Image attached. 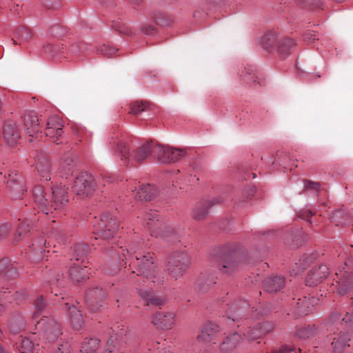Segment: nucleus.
Here are the masks:
<instances>
[{"label":"nucleus","instance_id":"obj_1","mask_svg":"<svg viewBox=\"0 0 353 353\" xmlns=\"http://www.w3.org/2000/svg\"><path fill=\"white\" fill-rule=\"evenodd\" d=\"M67 189L65 186L57 185L52 188V200L51 201V208L47 206V199L44 193L43 188L41 185H37L32 190V195L34 202L41 208L42 212L46 214L52 212L51 208L54 210L61 209L68 201Z\"/></svg>","mask_w":353,"mask_h":353},{"label":"nucleus","instance_id":"obj_2","mask_svg":"<svg viewBox=\"0 0 353 353\" xmlns=\"http://www.w3.org/2000/svg\"><path fill=\"white\" fill-rule=\"evenodd\" d=\"M130 256L132 261L129 265L131 266L133 263V265L138 266L137 276L143 275L148 280H151V282L157 285L163 282V278L159 276V271L150 253L134 252L131 253Z\"/></svg>","mask_w":353,"mask_h":353},{"label":"nucleus","instance_id":"obj_3","mask_svg":"<svg viewBox=\"0 0 353 353\" xmlns=\"http://www.w3.org/2000/svg\"><path fill=\"white\" fill-rule=\"evenodd\" d=\"M228 319L232 322H236L237 326L242 325H248L250 323V319H254V310L249 307V304L243 300H239L228 305Z\"/></svg>","mask_w":353,"mask_h":353},{"label":"nucleus","instance_id":"obj_4","mask_svg":"<svg viewBox=\"0 0 353 353\" xmlns=\"http://www.w3.org/2000/svg\"><path fill=\"white\" fill-rule=\"evenodd\" d=\"M112 222V218L110 213L103 214L99 221H96L94 224V233L96 239L109 240L115 233V223Z\"/></svg>","mask_w":353,"mask_h":353},{"label":"nucleus","instance_id":"obj_5","mask_svg":"<svg viewBox=\"0 0 353 353\" xmlns=\"http://www.w3.org/2000/svg\"><path fill=\"white\" fill-rule=\"evenodd\" d=\"M96 188V182L92 175L81 174L74 180L72 191L80 198L92 195Z\"/></svg>","mask_w":353,"mask_h":353},{"label":"nucleus","instance_id":"obj_6","mask_svg":"<svg viewBox=\"0 0 353 353\" xmlns=\"http://www.w3.org/2000/svg\"><path fill=\"white\" fill-rule=\"evenodd\" d=\"M188 266V256L186 254L181 252L174 254L169 258L166 268L169 274L177 279L185 272Z\"/></svg>","mask_w":353,"mask_h":353},{"label":"nucleus","instance_id":"obj_7","mask_svg":"<svg viewBox=\"0 0 353 353\" xmlns=\"http://www.w3.org/2000/svg\"><path fill=\"white\" fill-rule=\"evenodd\" d=\"M6 183L10 196L12 199H20L26 190L24 179L17 170L10 171Z\"/></svg>","mask_w":353,"mask_h":353},{"label":"nucleus","instance_id":"obj_8","mask_svg":"<svg viewBox=\"0 0 353 353\" xmlns=\"http://www.w3.org/2000/svg\"><path fill=\"white\" fill-rule=\"evenodd\" d=\"M151 322L158 328L170 330L176 322V313L173 311H159L150 316Z\"/></svg>","mask_w":353,"mask_h":353},{"label":"nucleus","instance_id":"obj_9","mask_svg":"<svg viewBox=\"0 0 353 353\" xmlns=\"http://www.w3.org/2000/svg\"><path fill=\"white\" fill-rule=\"evenodd\" d=\"M37 323L41 325V326H46L43 336V339L48 342L55 341L61 334L59 324L53 319H41L37 321Z\"/></svg>","mask_w":353,"mask_h":353},{"label":"nucleus","instance_id":"obj_10","mask_svg":"<svg viewBox=\"0 0 353 353\" xmlns=\"http://www.w3.org/2000/svg\"><path fill=\"white\" fill-rule=\"evenodd\" d=\"M158 218L159 214L157 212L150 210L144 215L143 221L145 222L148 229L152 230L153 234L155 236H162L165 237V233L166 231H164L165 226L159 221Z\"/></svg>","mask_w":353,"mask_h":353},{"label":"nucleus","instance_id":"obj_11","mask_svg":"<svg viewBox=\"0 0 353 353\" xmlns=\"http://www.w3.org/2000/svg\"><path fill=\"white\" fill-rule=\"evenodd\" d=\"M336 276L337 279L336 289L339 294H345L353 290L352 273L340 270L339 272L336 273Z\"/></svg>","mask_w":353,"mask_h":353},{"label":"nucleus","instance_id":"obj_12","mask_svg":"<svg viewBox=\"0 0 353 353\" xmlns=\"http://www.w3.org/2000/svg\"><path fill=\"white\" fill-rule=\"evenodd\" d=\"M159 160L162 163H172L179 161L185 156V151L170 146L159 148Z\"/></svg>","mask_w":353,"mask_h":353},{"label":"nucleus","instance_id":"obj_13","mask_svg":"<svg viewBox=\"0 0 353 353\" xmlns=\"http://www.w3.org/2000/svg\"><path fill=\"white\" fill-rule=\"evenodd\" d=\"M239 263V256L234 253L230 252L219 257L218 267L223 273L229 274L236 269Z\"/></svg>","mask_w":353,"mask_h":353},{"label":"nucleus","instance_id":"obj_14","mask_svg":"<svg viewBox=\"0 0 353 353\" xmlns=\"http://www.w3.org/2000/svg\"><path fill=\"white\" fill-rule=\"evenodd\" d=\"M62 128L63 124L60 118L57 116H52L50 117L47 123V128L45 131L46 135L52 139L54 142H57L59 137L63 133Z\"/></svg>","mask_w":353,"mask_h":353},{"label":"nucleus","instance_id":"obj_15","mask_svg":"<svg viewBox=\"0 0 353 353\" xmlns=\"http://www.w3.org/2000/svg\"><path fill=\"white\" fill-rule=\"evenodd\" d=\"M61 306H64L65 309L68 310V315L70 323L75 330H79L83 324V318L80 311L74 305H70L68 302L62 301L59 303Z\"/></svg>","mask_w":353,"mask_h":353},{"label":"nucleus","instance_id":"obj_16","mask_svg":"<svg viewBox=\"0 0 353 353\" xmlns=\"http://www.w3.org/2000/svg\"><path fill=\"white\" fill-rule=\"evenodd\" d=\"M35 168L41 179L50 180L51 162L47 157H38L35 159Z\"/></svg>","mask_w":353,"mask_h":353},{"label":"nucleus","instance_id":"obj_17","mask_svg":"<svg viewBox=\"0 0 353 353\" xmlns=\"http://www.w3.org/2000/svg\"><path fill=\"white\" fill-rule=\"evenodd\" d=\"M328 268L326 265H320L318 268L312 270L307 275L305 282L307 285H316L327 276Z\"/></svg>","mask_w":353,"mask_h":353},{"label":"nucleus","instance_id":"obj_18","mask_svg":"<svg viewBox=\"0 0 353 353\" xmlns=\"http://www.w3.org/2000/svg\"><path fill=\"white\" fill-rule=\"evenodd\" d=\"M3 134L5 142L10 145H15L20 137L17 125L12 121L5 123Z\"/></svg>","mask_w":353,"mask_h":353},{"label":"nucleus","instance_id":"obj_19","mask_svg":"<svg viewBox=\"0 0 353 353\" xmlns=\"http://www.w3.org/2000/svg\"><path fill=\"white\" fill-rule=\"evenodd\" d=\"M76 159L75 154L70 152L65 153L61 157L60 169L65 176L73 173Z\"/></svg>","mask_w":353,"mask_h":353},{"label":"nucleus","instance_id":"obj_20","mask_svg":"<svg viewBox=\"0 0 353 353\" xmlns=\"http://www.w3.org/2000/svg\"><path fill=\"white\" fill-rule=\"evenodd\" d=\"M350 340V334L348 332H339L333 338L332 345L335 353H341L347 346Z\"/></svg>","mask_w":353,"mask_h":353},{"label":"nucleus","instance_id":"obj_21","mask_svg":"<svg viewBox=\"0 0 353 353\" xmlns=\"http://www.w3.org/2000/svg\"><path fill=\"white\" fill-rule=\"evenodd\" d=\"M243 339L237 332L233 333L232 335L225 338L220 345L221 351L223 353H230L235 350L241 343Z\"/></svg>","mask_w":353,"mask_h":353},{"label":"nucleus","instance_id":"obj_22","mask_svg":"<svg viewBox=\"0 0 353 353\" xmlns=\"http://www.w3.org/2000/svg\"><path fill=\"white\" fill-rule=\"evenodd\" d=\"M159 192L158 189L150 184L143 185L134 193V198L138 201H148L153 199Z\"/></svg>","mask_w":353,"mask_h":353},{"label":"nucleus","instance_id":"obj_23","mask_svg":"<svg viewBox=\"0 0 353 353\" xmlns=\"http://www.w3.org/2000/svg\"><path fill=\"white\" fill-rule=\"evenodd\" d=\"M68 275L70 279L73 282H81L88 278V272L85 266L83 268L80 266L79 263H74L73 265L70 266L68 270Z\"/></svg>","mask_w":353,"mask_h":353},{"label":"nucleus","instance_id":"obj_24","mask_svg":"<svg viewBox=\"0 0 353 353\" xmlns=\"http://www.w3.org/2000/svg\"><path fill=\"white\" fill-rule=\"evenodd\" d=\"M268 324L262 323L257 324L254 327H248V330L246 334H244L245 337L249 341H255L261 338L264 334L268 332L270 329L268 328Z\"/></svg>","mask_w":353,"mask_h":353},{"label":"nucleus","instance_id":"obj_25","mask_svg":"<svg viewBox=\"0 0 353 353\" xmlns=\"http://www.w3.org/2000/svg\"><path fill=\"white\" fill-rule=\"evenodd\" d=\"M285 285L284 279L281 276L267 278L263 282L264 289L269 292L280 290Z\"/></svg>","mask_w":353,"mask_h":353},{"label":"nucleus","instance_id":"obj_26","mask_svg":"<svg viewBox=\"0 0 353 353\" xmlns=\"http://www.w3.org/2000/svg\"><path fill=\"white\" fill-rule=\"evenodd\" d=\"M219 202V199H212L210 201H208L202 205H199L196 206L192 212L193 218L197 220H201L204 219L207 216L210 208L213 205L218 203Z\"/></svg>","mask_w":353,"mask_h":353},{"label":"nucleus","instance_id":"obj_27","mask_svg":"<svg viewBox=\"0 0 353 353\" xmlns=\"http://www.w3.org/2000/svg\"><path fill=\"white\" fill-rule=\"evenodd\" d=\"M24 125L30 137H33L39 131V119L34 114H28L24 117Z\"/></svg>","mask_w":353,"mask_h":353},{"label":"nucleus","instance_id":"obj_28","mask_svg":"<svg viewBox=\"0 0 353 353\" xmlns=\"http://www.w3.org/2000/svg\"><path fill=\"white\" fill-rule=\"evenodd\" d=\"M139 294L143 299H144L148 305H162L165 303L166 301L165 297L159 296L154 294V293H152L147 290H141L139 291Z\"/></svg>","mask_w":353,"mask_h":353},{"label":"nucleus","instance_id":"obj_29","mask_svg":"<svg viewBox=\"0 0 353 353\" xmlns=\"http://www.w3.org/2000/svg\"><path fill=\"white\" fill-rule=\"evenodd\" d=\"M46 241L43 237H39L38 240L32 243L31 250L34 254V259H43L42 254L46 252Z\"/></svg>","mask_w":353,"mask_h":353},{"label":"nucleus","instance_id":"obj_30","mask_svg":"<svg viewBox=\"0 0 353 353\" xmlns=\"http://www.w3.org/2000/svg\"><path fill=\"white\" fill-rule=\"evenodd\" d=\"M99 347V341L96 338L85 339L81 347V353H94Z\"/></svg>","mask_w":353,"mask_h":353},{"label":"nucleus","instance_id":"obj_31","mask_svg":"<svg viewBox=\"0 0 353 353\" xmlns=\"http://www.w3.org/2000/svg\"><path fill=\"white\" fill-rule=\"evenodd\" d=\"M217 332H219V326L215 323H209L203 326L199 338L203 341H208L211 336H213Z\"/></svg>","mask_w":353,"mask_h":353},{"label":"nucleus","instance_id":"obj_32","mask_svg":"<svg viewBox=\"0 0 353 353\" xmlns=\"http://www.w3.org/2000/svg\"><path fill=\"white\" fill-rule=\"evenodd\" d=\"M150 154L151 144L149 143H146L137 149L134 159L137 161L141 162L148 157H149Z\"/></svg>","mask_w":353,"mask_h":353},{"label":"nucleus","instance_id":"obj_33","mask_svg":"<svg viewBox=\"0 0 353 353\" xmlns=\"http://www.w3.org/2000/svg\"><path fill=\"white\" fill-rule=\"evenodd\" d=\"M73 254L77 261H83V258L88 252V248L86 244H77L74 246Z\"/></svg>","mask_w":353,"mask_h":353},{"label":"nucleus","instance_id":"obj_34","mask_svg":"<svg viewBox=\"0 0 353 353\" xmlns=\"http://www.w3.org/2000/svg\"><path fill=\"white\" fill-rule=\"evenodd\" d=\"M18 348L21 353H34V344L31 339L26 337L21 339Z\"/></svg>","mask_w":353,"mask_h":353},{"label":"nucleus","instance_id":"obj_35","mask_svg":"<svg viewBox=\"0 0 353 353\" xmlns=\"http://www.w3.org/2000/svg\"><path fill=\"white\" fill-rule=\"evenodd\" d=\"M315 302L316 299L314 297L310 299L305 296L303 300L299 299V301L297 303L298 308L302 314H307L311 311L309 305Z\"/></svg>","mask_w":353,"mask_h":353},{"label":"nucleus","instance_id":"obj_36","mask_svg":"<svg viewBox=\"0 0 353 353\" xmlns=\"http://www.w3.org/2000/svg\"><path fill=\"white\" fill-rule=\"evenodd\" d=\"M314 334V330L310 327H299L294 333V336L300 339H307Z\"/></svg>","mask_w":353,"mask_h":353},{"label":"nucleus","instance_id":"obj_37","mask_svg":"<svg viewBox=\"0 0 353 353\" xmlns=\"http://www.w3.org/2000/svg\"><path fill=\"white\" fill-rule=\"evenodd\" d=\"M255 70L252 65H248L240 72V76L244 78L248 82H256Z\"/></svg>","mask_w":353,"mask_h":353},{"label":"nucleus","instance_id":"obj_38","mask_svg":"<svg viewBox=\"0 0 353 353\" xmlns=\"http://www.w3.org/2000/svg\"><path fill=\"white\" fill-rule=\"evenodd\" d=\"M114 154L119 156L123 161L124 159H129L130 157V150L125 145L121 143H118L116 148L114 150Z\"/></svg>","mask_w":353,"mask_h":353},{"label":"nucleus","instance_id":"obj_39","mask_svg":"<svg viewBox=\"0 0 353 353\" xmlns=\"http://www.w3.org/2000/svg\"><path fill=\"white\" fill-rule=\"evenodd\" d=\"M45 303L42 296L38 297L34 304V312L32 319L36 320L37 317L42 315L44 311Z\"/></svg>","mask_w":353,"mask_h":353},{"label":"nucleus","instance_id":"obj_40","mask_svg":"<svg viewBox=\"0 0 353 353\" xmlns=\"http://www.w3.org/2000/svg\"><path fill=\"white\" fill-rule=\"evenodd\" d=\"M215 283L214 280L206 279L205 275L201 276L196 283V287L198 290L204 292L207 290L210 285Z\"/></svg>","mask_w":353,"mask_h":353},{"label":"nucleus","instance_id":"obj_41","mask_svg":"<svg viewBox=\"0 0 353 353\" xmlns=\"http://www.w3.org/2000/svg\"><path fill=\"white\" fill-rule=\"evenodd\" d=\"M30 231V225L27 221H21L19 219V224L17 227V236L14 238L15 241H19V237L25 236Z\"/></svg>","mask_w":353,"mask_h":353},{"label":"nucleus","instance_id":"obj_42","mask_svg":"<svg viewBox=\"0 0 353 353\" xmlns=\"http://www.w3.org/2000/svg\"><path fill=\"white\" fill-rule=\"evenodd\" d=\"M295 45V41L289 38H285L279 43V52L283 54H288V50Z\"/></svg>","mask_w":353,"mask_h":353},{"label":"nucleus","instance_id":"obj_43","mask_svg":"<svg viewBox=\"0 0 353 353\" xmlns=\"http://www.w3.org/2000/svg\"><path fill=\"white\" fill-rule=\"evenodd\" d=\"M32 36L31 30L26 27H19L16 30V37L21 41H28Z\"/></svg>","mask_w":353,"mask_h":353},{"label":"nucleus","instance_id":"obj_44","mask_svg":"<svg viewBox=\"0 0 353 353\" xmlns=\"http://www.w3.org/2000/svg\"><path fill=\"white\" fill-rule=\"evenodd\" d=\"M23 321L20 318L12 319L8 323L10 331L13 334L19 332L23 327Z\"/></svg>","mask_w":353,"mask_h":353},{"label":"nucleus","instance_id":"obj_45","mask_svg":"<svg viewBox=\"0 0 353 353\" xmlns=\"http://www.w3.org/2000/svg\"><path fill=\"white\" fill-rule=\"evenodd\" d=\"M276 37L272 32L265 34L262 38V44L266 50L272 48L276 43Z\"/></svg>","mask_w":353,"mask_h":353},{"label":"nucleus","instance_id":"obj_46","mask_svg":"<svg viewBox=\"0 0 353 353\" xmlns=\"http://www.w3.org/2000/svg\"><path fill=\"white\" fill-rule=\"evenodd\" d=\"M148 107V103L147 102L135 101L132 104L130 112L134 114H138L146 110Z\"/></svg>","mask_w":353,"mask_h":353},{"label":"nucleus","instance_id":"obj_47","mask_svg":"<svg viewBox=\"0 0 353 353\" xmlns=\"http://www.w3.org/2000/svg\"><path fill=\"white\" fill-rule=\"evenodd\" d=\"M115 30L123 34H131L132 31L130 27V26L125 23L118 22L114 25Z\"/></svg>","mask_w":353,"mask_h":353},{"label":"nucleus","instance_id":"obj_48","mask_svg":"<svg viewBox=\"0 0 353 353\" xmlns=\"http://www.w3.org/2000/svg\"><path fill=\"white\" fill-rule=\"evenodd\" d=\"M303 186L307 190H314L316 192L320 190V184L312 181L303 180Z\"/></svg>","mask_w":353,"mask_h":353},{"label":"nucleus","instance_id":"obj_49","mask_svg":"<svg viewBox=\"0 0 353 353\" xmlns=\"http://www.w3.org/2000/svg\"><path fill=\"white\" fill-rule=\"evenodd\" d=\"M101 53L108 57L112 56L117 51V49L108 46H103L101 49Z\"/></svg>","mask_w":353,"mask_h":353},{"label":"nucleus","instance_id":"obj_50","mask_svg":"<svg viewBox=\"0 0 353 353\" xmlns=\"http://www.w3.org/2000/svg\"><path fill=\"white\" fill-rule=\"evenodd\" d=\"M343 321L347 325H353V309L346 312L345 316L343 318Z\"/></svg>","mask_w":353,"mask_h":353},{"label":"nucleus","instance_id":"obj_51","mask_svg":"<svg viewBox=\"0 0 353 353\" xmlns=\"http://www.w3.org/2000/svg\"><path fill=\"white\" fill-rule=\"evenodd\" d=\"M70 345L67 342L61 344L60 346L58 347L57 350L55 352V353H70Z\"/></svg>","mask_w":353,"mask_h":353},{"label":"nucleus","instance_id":"obj_52","mask_svg":"<svg viewBox=\"0 0 353 353\" xmlns=\"http://www.w3.org/2000/svg\"><path fill=\"white\" fill-rule=\"evenodd\" d=\"M304 39L309 42H313L316 39V34L312 31H308L303 35Z\"/></svg>","mask_w":353,"mask_h":353},{"label":"nucleus","instance_id":"obj_53","mask_svg":"<svg viewBox=\"0 0 353 353\" xmlns=\"http://www.w3.org/2000/svg\"><path fill=\"white\" fill-rule=\"evenodd\" d=\"M143 32L147 35H151L154 32V28L153 26H145L142 29Z\"/></svg>","mask_w":353,"mask_h":353},{"label":"nucleus","instance_id":"obj_54","mask_svg":"<svg viewBox=\"0 0 353 353\" xmlns=\"http://www.w3.org/2000/svg\"><path fill=\"white\" fill-rule=\"evenodd\" d=\"M26 293L25 291H22L21 292H16L14 294V298L16 299L22 300L24 296H26Z\"/></svg>","mask_w":353,"mask_h":353},{"label":"nucleus","instance_id":"obj_55","mask_svg":"<svg viewBox=\"0 0 353 353\" xmlns=\"http://www.w3.org/2000/svg\"><path fill=\"white\" fill-rule=\"evenodd\" d=\"M313 216V213L311 210H306L304 212V214L302 215L303 219H308L310 217H312Z\"/></svg>","mask_w":353,"mask_h":353},{"label":"nucleus","instance_id":"obj_56","mask_svg":"<svg viewBox=\"0 0 353 353\" xmlns=\"http://www.w3.org/2000/svg\"><path fill=\"white\" fill-rule=\"evenodd\" d=\"M101 292V289H99L98 288L94 289L93 290L91 291V292L92 293L93 296H94V299H97V295L99 294Z\"/></svg>","mask_w":353,"mask_h":353},{"label":"nucleus","instance_id":"obj_57","mask_svg":"<svg viewBox=\"0 0 353 353\" xmlns=\"http://www.w3.org/2000/svg\"><path fill=\"white\" fill-rule=\"evenodd\" d=\"M6 228L3 226H0V238L6 235Z\"/></svg>","mask_w":353,"mask_h":353},{"label":"nucleus","instance_id":"obj_58","mask_svg":"<svg viewBox=\"0 0 353 353\" xmlns=\"http://www.w3.org/2000/svg\"><path fill=\"white\" fill-rule=\"evenodd\" d=\"M59 241V243H63L65 242V239L63 234H59V237L57 239Z\"/></svg>","mask_w":353,"mask_h":353},{"label":"nucleus","instance_id":"obj_59","mask_svg":"<svg viewBox=\"0 0 353 353\" xmlns=\"http://www.w3.org/2000/svg\"><path fill=\"white\" fill-rule=\"evenodd\" d=\"M158 23H159L161 26H165V25H167V23H164L161 21H159Z\"/></svg>","mask_w":353,"mask_h":353},{"label":"nucleus","instance_id":"obj_60","mask_svg":"<svg viewBox=\"0 0 353 353\" xmlns=\"http://www.w3.org/2000/svg\"><path fill=\"white\" fill-rule=\"evenodd\" d=\"M124 255V256L125 257V263L127 264L128 263V259L127 257L125 256V254H123Z\"/></svg>","mask_w":353,"mask_h":353},{"label":"nucleus","instance_id":"obj_61","mask_svg":"<svg viewBox=\"0 0 353 353\" xmlns=\"http://www.w3.org/2000/svg\"><path fill=\"white\" fill-rule=\"evenodd\" d=\"M12 41H13L14 44H17V41L15 39H13Z\"/></svg>","mask_w":353,"mask_h":353}]
</instances>
